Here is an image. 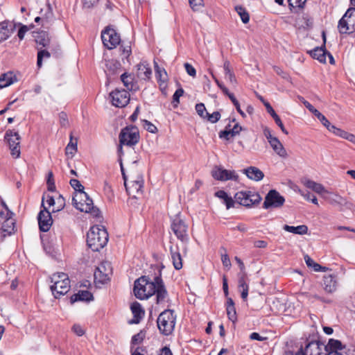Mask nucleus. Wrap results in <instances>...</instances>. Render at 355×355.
<instances>
[{"mask_svg":"<svg viewBox=\"0 0 355 355\" xmlns=\"http://www.w3.org/2000/svg\"><path fill=\"white\" fill-rule=\"evenodd\" d=\"M110 95L112 105L117 107H123L130 101V94L125 89H115Z\"/></svg>","mask_w":355,"mask_h":355,"instance_id":"16","label":"nucleus"},{"mask_svg":"<svg viewBox=\"0 0 355 355\" xmlns=\"http://www.w3.org/2000/svg\"><path fill=\"white\" fill-rule=\"evenodd\" d=\"M61 277L64 281L55 282V285L51 286V290L55 298H59L68 293L70 289V280L68 275L64 272H61Z\"/></svg>","mask_w":355,"mask_h":355,"instance_id":"14","label":"nucleus"},{"mask_svg":"<svg viewBox=\"0 0 355 355\" xmlns=\"http://www.w3.org/2000/svg\"><path fill=\"white\" fill-rule=\"evenodd\" d=\"M230 99L231 100V101L232 102L234 105L236 107V109L238 111V112L243 117H245V114L241 109L240 104H239V101L236 100V98H235V96L234 95H230Z\"/></svg>","mask_w":355,"mask_h":355,"instance_id":"58","label":"nucleus"},{"mask_svg":"<svg viewBox=\"0 0 355 355\" xmlns=\"http://www.w3.org/2000/svg\"><path fill=\"white\" fill-rule=\"evenodd\" d=\"M205 119H207L209 122L214 123L220 120V114L218 111L214 112L212 114L206 112Z\"/></svg>","mask_w":355,"mask_h":355,"instance_id":"50","label":"nucleus"},{"mask_svg":"<svg viewBox=\"0 0 355 355\" xmlns=\"http://www.w3.org/2000/svg\"><path fill=\"white\" fill-rule=\"evenodd\" d=\"M119 138V146L118 153L121 156L123 154V146H132L139 142V130L135 126H127L121 130Z\"/></svg>","mask_w":355,"mask_h":355,"instance_id":"4","label":"nucleus"},{"mask_svg":"<svg viewBox=\"0 0 355 355\" xmlns=\"http://www.w3.org/2000/svg\"><path fill=\"white\" fill-rule=\"evenodd\" d=\"M322 198L327 200L330 205L333 206H338L340 211L343 208L350 209L352 204L347 200V199L337 193H332L328 191L326 195H322Z\"/></svg>","mask_w":355,"mask_h":355,"instance_id":"15","label":"nucleus"},{"mask_svg":"<svg viewBox=\"0 0 355 355\" xmlns=\"http://www.w3.org/2000/svg\"><path fill=\"white\" fill-rule=\"evenodd\" d=\"M17 80L15 74L12 71H8L0 76V88L8 87Z\"/></svg>","mask_w":355,"mask_h":355,"instance_id":"28","label":"nucleus"},{"mask_svg":"<svg viewBox=\"0 0 355 355\" xmlns=\"http://www.w3.org/2000/svg\"><path fill=\"white\" fill-rule=\"evenodd\" d=\"M108 241V234L103 226L95 225L90 228L87 235L88 247L94 252L104 248Z\"/></svg>","mask_w":355,"mask_h":355,"instance_id":"3","label":"nucleus"},{"mask_svg":"<svg viewBox=\"0 0 355 355\" xmlns=\"http://www.w3.org/2000/svg\"><path fill=\"white\" fill-rule=\"evenodd\" d=\"M37 219L40 230L44 232H48L53 224V219L51 213L45 207L40 211Z\"/></svg>","mask_w":355,"mask_h":355,"instance_id":"17","label":"nucleus"},{"mask_svg":"<svg viewBox=\"0 0 355 355\" xmlns=\"http://www.w3.org/2000/svg\"><path fill=\"white\" fill-rule=\"evenodd\" d=\"M130 309L133 314V319L130 321V324H138L144 315V310L141 304L137 302H133L130 306Z\"/></svg>","mask_w":355,"mask_h":355,"instance_id":"20","label":"nucleus"},{"mask_svg":"<svg viewBox=\"0 0 355 355\" xmlns=\"http://www.w3.org/2000/svg\"><path fill=\"white\" fill-rule=\"evenodd\" d=\"M215 196L224 200L226 208L227 209L234 207L235 201L232 199V197H230L225 191L223 190L218 191L216 192Z\"/></svg>","mask_w":355,"mask_h":355,"instance_id":"35","label":"nucleus"},{"mask_svg":"<svg viewBox=\"0 0 355 355\" xmlns=\"http://www.w3.org/2000/svg\"><path fill=\"white\" fill-rule=\"evenodd\" d=\"M59 120L61 126L67 127L69 125L67 114L65 112H61L59 114Z\"/></svg>","mask_w":355,"mask_h":355,"instance_id":"59","label":"nucleus"},{"mask_svg":"<svg viewBox=\"0 0 355 355\" xmlns=\"http://www.w3.org/2000/svg\"><path fill=\"white\" fill-rule=\"evenodd\" d=\"M54 21V16L52 11L49 10L44 17H42V26L45 28H48L49 26L52 24V23Z\"/></svg>","mask_w":355,"mask_h":355,"instance_id":"44","label":"nucleus"},{"mask_svg":"<svg viewBox=\"0 0 355 355\" xmlns=\"http://www.w3.org/2000/svg\"><path fill=\"white\" fill-rule=\"evenodd\" d=\"M15 25L10 24L8 21L0 22V42L6 40L12 33Z\"/></svg>","mask_w":355,"mask_h":355,"instance_id":"19","label":"nucleus"},{"mask_svg":"<svg viewBox=\"0 0 355 355\" xmlns=\"http://www.w3.org/2000/svg\"><path fill=\"white\" fill-rule=\"evenodd\" d=\"M323 287L326 292L333 293L336 289V281L335 276L332 275H328L324 276L323 278Z\"/></svg>","mask_w":355,"mask_h":355,"instance_id":"27","label":"nucleus"},{"mask_svg":"<svg viewBox=\"0 0 355 355\" xmlns=\"http://www.w3.org/2000/svg\"><path fill=\"white\" fill-rule=\"evenodd\" d=\"M51 56L50 52H49L47 50H39L37 53V64L39 67H41L42 64V59L43 58H49Z\"/></svg>","mask_w":355,"mask_h":355,"instance_id":"49","label":"nucleus"},{"mask_svg":"<svg viewBox=\"0 0 355 355\" xmlns=\"http://www.w3.org/2000/svg\"><path fill=\"white\" fill-rule=\"evenodd\" d=\"M106 67L108 69L112 70L114 72L115 69H118L120 68L121 64L119 62L116 60H111L107 61Z\"/></svg>","mask_w":355,"mask_h":355,"instance_id":"57","label":"nucleus"},{"mask_svg":"<svg viewBox=\"0 0 355 355\" xmlns=\"http://www.w3.org/2000/svg\"><path fill=\"white\" fill-rule=\"evenodd\" d=\"M152 73L149 64L146 62H142L137 65V76L139 78L146 80L149 79Z\"/></svg>","mask_w":355,"mask_h":355,"instance_id":"22","label":"nucleus"},{"mask_svg":"<svg viewBox=\"0 0 355 355\" xmlns=\"http://www.w3.org/2000/svg\"><path fill=\"white\" fill-rule=\"evenodd\" d=\"M70 185L77 191L72 198L73 205L80 211L90 213L94 217H98L99 209L94 206L93 200L88 194L84 191V187L79 180L71 179Z\"/></svg>","mask_w":355,"mask_h":355,"instance_id":"2","label":"nucleus"},{"mask_svg":"<svg viewBox=\"0 0 355 355\" xmlns=\"http://www.w3.org/2000/svg\"><path fill=\"white\" fill-rule=\"evenodd\" d=\"M15 219L12 218V215H7L6 218L3 222L1 225V230L3 232L8 234H11L15 230Z\"/></svg>","mask_w":355,"mask_h":355,"instance_id":"32","label":"nucleus"},{"mask_svg":"<svg viewBox=\"0 0 355 355\" xmlns=\"http://www.w3.org/2000/svg\"><path fill=\"white\" fill-rule=\"evenodd\" d=\"M46 184L49 191L52 192L55 191V185L52 171H49L48 173Z\"/></svg>","mask_w":355,"mask_h":355,"instance_id":"51","label":"nucleus"},{"mask_svg":"<svg viewBox=\"0 0 355 355\" xmlns=\"http://www.w3.org/2000/svg\"><path fill=\"white\" fill-rule=\"evenodd\" d=\"M184 68L187 73L191 77L194 78L196 76V70L195 68L189 63L186 62L184 64Z\"/></svg>","mask_w":355,"mask_h":355,"instance_id":"62","label":"nucleus"},{"mask_svg":"<svg viewBox=\"0 0 355 355\" xmlns=\"http://www.w3.org/2000/svg\"><path fill=\"white\" fill-rule=\"evenodd\" d=\"M191 8L193 10H198L202 7L203 0H189Z\"/></svg>","mask_w":355,"mask_h":355,"instance_id":"56","label":"nucleus"},{"mask_svg":"<svg viewBox=\"0 0 355 355\" xmlns=\"http://www.w3.org/2000/svg\"><path fill=\"white\" fill-rule=\"evenodd\" d=\"M93 295L88 291H80L78 293L73 295L71 297L70 302L73 304L78 301L89 302L93 300Z\"/></svg>","mask_w":355,"mask_h":355,"instance_id":"29","label":"nucleus"},{"mask_svg":"<svg viewBox=\"0 0 355 355\" xmlns=\"http://www.w3.org/2000/svg\"><path fill=\"white\" fill-rule=\"evenodd\" d=\"M102 268H105V265L103 263L96 269L94 276L96 281L103 284L108 280L109 277L107 273L103 272Z\"/></svg>","mask_w":355,"mask_h":355,"instance_id":"38","label":"nucleus"},{"mask_svg":"<svg viewBox=\"0 0 355 355\" xmlns=\"http://www.w3.org/2000/svg\"><path fill=\"white\" fill-rule=\"evenodd\" d=\"M230 125H228V126H226L225 129L224 130H222L219 132V137L220 138H224L226 140H229L232 137V131L230 128Z\"/></svg>","mask_w":355,"mask_h":355,"instance_id":"55","label":"nucleus"},{"mask_svg":"<svg viewBox=\"0 0 355 355\" xmlns=\"http://www.w3.org/2000/svg\"><path fill=\"white\" fill-rule=\"evenodd\" d=\"M301 194L306 200L311 201V202L313 203L314 205H318V201L317 198L315 196L312 195L310 192L307 191L306 193H302Z\"/></svg>","mask_w":355,"mask_h":355,"instance_id":"61","label":"nucleus"},{"mask_svg":"<svg viewBox=\"0 0 355 355\" xmlns=\"http://www.w3.org/2000/svg\"><path fill=\"white\" fill-rule=\"evenodd\" d=\"M304 185L314 192L318 193L322 197V195H326L328 191L320 183H318L313 180L306 179L303 181Z\"/></svg>","mask_w":355,"mask_h":355,"instance_id":"21","label":"nucleus"},{"mask_svg":"<svg viewBox=\"0 0 355 355\" xmlns=\"http://www.w3.org/2000/svg\"><path fill=\"white\" fill-rule=\"evenodd\" d=\"M146 336V334L143 331H140L138 334L134 335L131 340V345H136L142 343L144 338Z\"/></svg>","mask_w":355,"mask_h":355,"instance_id":"48","label":"nucleus"},{"mask_svg":"<svg viewBox=\"0 0 355 355\" xmlns=\"http://www.w3.org/2000/svg\"><path fill=\"white\" fill-rule=\"evenodd\" d=\"M285 202L284 198L276 190H270L266 195L263 204L264 209L281 207Z\"/></svg>","mask_w":355,"mask_h":355,"instance_id":"12","label":"nucleus"},{"mask_svg":"<svg viewBox=\"0 0 355 355\" xmlns=\"http://www.w3.org/2000/svg\"><path fill=\"white\" fill-rule=\"evenodd\" d=\"M77 151V141L75 142L72 141V135L70 137V141L67 144L66 148H65V153L66 155H71V156H73L74 154Z\"/></svg>","mask_w":355,"mask_h":355,"instance_id":"45","label":"nucleus"},{"mask_svg":"<svg viewBox=\"0 0 355 355\" xmlns=\"http://www.w3.org/2000/svg\"><path fill=\"white\" fill-rule=\"evenodd\" d=\"M283 229L286 232L300 235H304L308 232V227L305 225H301L297 227L284 225Z\"/></svg>","mask_w":355,"mask_h":355,"instance_id":"33","label":"nucleus"},{"mask_svg":"<svg viewBox=\"0 0 355 355\" xmlns=\"http://www.w3.org/2000/svg\"><path fill=\"white\" fill-rule=\"evenodd\" d=\"M269 144L275 153L279 157L282 158H286L288 157L286 149L278 138L273 139L272 141H270Z\"/></svg>","mask_w":355,"mask_h":355,"instance_id":"30","label":"nucleus"},{"mask_svg":"<svg viewBox=\"0 0 355 355\" xmlns=\"http://www.w3.org/2000/svg\"><path fill=\"white\" fill-rule=\"evenodd\" d=\"M157 322L158 329L162 334L166 336L171 334L176 322V315L174 313V311L166 309L162 311L159 314Z\"/></svg>","mask_w":355,"mask_h":355,"instance_id":"5","label":"nucleus"},{"mask_svg":"<svg viewBox=\"0 0 355 355\" xmlns=\"http://www.w3.org/2000/svg\"><path fill=\"white\" fill-rule=\"evenodd\" d=\"M223 69H224V71H225V78L227 79H228L231 83H232V84L236 83V78H235L234 73H233V71L232 70L231 64H230V62L229 60H225L224 64H223Z\"/></svg>","mask_w":355,"mask_h":355,"instance_id":"39","label":"nucleus"},{"mask_svg":"<svg viewBox=\"0 0 355 355\" xmlns=\"http://www.w3.org/2000/svg\"><path fill=\"white\" fill-rule=\"evenodd\" d=\"M288 6L290 10L295 12L296 9H302L304 7L306 0H288Z\"/></svg>","mask_w":355,"mask_h":355,"instance_id":"43","label":"nucleus"},{"mask_svg":"<svg viewBox=\"0 0 355 355\" xmlns=\"http://www.w3.org/2000/svg\"><path fill=\"white\" fill-rule=\"evenodd\" d=\"M308 355H326L325 347L318 341L309 342L305 347Z\"/></svg>","mask_w":355,"mask_h":355,"instance_id":"18","label":"nucleus"},{"mask_svg":"<svg viewBox=\"0 0 355 355\" xmlns=\"http://www.w3.org/2000/svg\"><path fill=\"white\" fill-rule=\"evenodd\" d=\"M306 264L309 268H311L314 271H325L326 268L322 267L320 264L315 263L309 255L306 254L304 257Z\"/></svg>","mask_w":355,"mask_h":355,"instance_id":"40","label":"nucleus"},{"mask_svg":"<svg viewBox=\"0 0 355 355\" xmlns=\"http://www.w3.org/2000/svg\"><path fill=\"white\" fill-rule=\"evenodd\" d=\"M121 80L122 83H123L124 86L127 88V89L129 90H134L135 89L136 83L134 81V76L128 73H123L121 76Z\"/></svg>","mask_w":355,"mask_h":355,"instance_id":"34","label":"nucleus"},{"mask_svg":"<svg viewBox=\"0 0 355 355\" xmlns=\"http://www.w3.org/2000/svg\"><path fill=\"white\" fill-rule=\"evenodd\" d=\"M327 51L326 50L324 44L323 46L314 49L310 53L314 59H317L320 62L325 63L327 60Z\"/></svg>","mask_w":355,"mask_h":355,"instance_id":"31","label":"nucleus"},{"mask_svg":"<svg viewBox=\"0 0 355 355\" xmlns=\"http://www.w3.org/2000/svg\"><path fill=\"white\" fill-rule=\"evenodd\" d=\"M338 29L341 34L355 32V8H349L339 20Z\"/></svg>","mask_w":355,"mask_h":355,"instance_id":"7","label":"nucleus"},{"mask_svg":"<svg viewBox=\"0 0 355 355\" xmlns=\"http://www.w3.org/2000/svg\"><path fill=\"white\" fill-rule=\"evenodd\" d=\"M101 38L105 46L112 49L119 44L121 39L119 35L113 28H107L101 33Z\"/></svg>","mask_w":355,"mask_h":355,"instance_id":"11","label":"nucleus"},{"mask_svg":"<svg viewBox=\"0 0 355 355\" xmlns=\"http://www.w3.org/2000/svg\"><path fill=\"white\" fill-rule=\"evenodd\" d=\"M302 99V103L304 106L318 119V120L322 123L324 126H328L329 124L328 119L317 109H315L309 102L304 100V98Z\"/></svg>","mask_w":355,"mask_h":355,"instance_id":"25","label":"nucleus"},{"mask_svg":"<svg viewBox=\"0 0 355 355\" xmlns=\"http://www.w3.org/2000/svg\"><path fill=\"white\" fill-rule=\"evenodd\" d=\"M235 202L245 207H251L259 204L261 197L259 193L254 191H241L234 195Z\"/></svg>","mask_w":355,"mask_h":355,"instance_id":"8","label":"nucleus"},{"mask_svg":"<svg viewBox=\"0 0 355 355\" xmlns=\"http://www.w3.org/2000/svg\"><path fill=\"white\" fill-rule=\"evenodd\" d=\"M134 293L139 300L148 299L156 295V303L165 302L168 297V292L161 277V275L154 277L151 281L148 277L142 276L135 282Z\"/></svg>","mask_w":355,"mask_h":355,"instance_id":"1","label":"nucleus"},{"mask_svg":"<svg viewBox=\"0 0 355 355\" xmlns=\"http://www.w3.org/2000/svg\"><path fill=\"white\" fill-rule=\"evenodd\" d=\"M272 118H273L274 121H275L276 124L280 128L281 130L285 135H288V132L284 128V125L281 119L279 118V116L277 114H276L274 116H272Z\"/></svg>","mask_w":355,"mask_h":355,"instance_id":"63","label":"nucleus"},{"mask_svg":"<svg viewBox=\"0 0 355 355\" xmlns=\"http://www.w3.org/2000/svg\"><path fill=\"white\" fill-rule=\"evenodd\" d=\"M143 125H144V128L149 132L155 133L157 132V127L154 124H153L151 122H150L147 120L143 121Z\"/></svg>","mask_w":355,"mask_h":355,"instance_id":"53","label":"nucleus"},{"mask_svg":"<svg viewBox=\"0 0 355 355\" xmlns=\"http://www.w3.org/2000/svg\"><path fill=\"white\" fill-rule=\"evenodd\" d=\"M226 309L228 318L233 322H235L237 317L234 303L232 298H228Z\"/></svg>","mask_w":355,"mask_h":355,"instance_id":"37","label":"nucleus"},{"mask_svg":"<svg viewBox=\"0 0 355 355\" xmlns=\"http://www.w3.org/2000/svg\"><path fill=\"white\" fill-rule=\"evenodd\" d=\"M212 177L220 181L235 180L237 181L239 175L235 171H230L223 168L220 166H215L211 171Z\"/></svg>","mask_w":355,"mask_h":355,"instance_id":"13","label":"nucleus"},{"mask_svg":"<svg viewBox=\"0 0 355 355\" xmlns=\"http://www.w3.org/2000/svg\"><path fill=\"white\" fill-rule=\"evenodd\" d=\"M243 173L246 175V176L254 181H260L263 177V173L258 168L255 166H250L243 170Z\"/></svg>","mask_w":355,"mask_h":355,"instance_id":"23","label":"nucleus"},{"mask_svg":"<svg viewBox=\"0 0 355 355\" xmlns=\"http://www.w3.org/2000/svg\"><path fill=\"white\" fill-rule=\"evenodd\" d=\"M235 10L237 12L238 15L240 16L241 21L244 24H247L250 21V15L245 8L241 6H237L235 7Z\"/></svg>","mask_w":355,"mask_h":355,"instance_id":"42","label":"nucleus"},{"mask_svg":"<svg viewBox=\"0 0 355 355\" xmlns=\"http://www.w3.org/2000/svg\"><path fill=\"white\" fill-rule=\"evenodd\" d=\"M72 331L78 336H82L85 334V330L80 324H75L72 327Z\"/></svg>","mask_w":355,"mask_h":355,"instance_id":"64","label":"nucleus"},{"mask_svg":"<svg viewBox=\"0 0 355 355\" xmlns=\"http://www.w3.org/2000/svg\"><path fill=\"white\" fill-rule=\"evenodd\" d=\"M170 252L173 265L176 270H180L182 266V258L180 254L178 247L175 249L173 246L170 247Z\"/></svg>","mask_w":355,"mask_h":355,"instance_id":"24","label":"nucleus"},{"mask_svg":"<svg viewBox=\"0 0 355 355\" xmlns=\"http://www.w3.org/2000/svg\"><path fill=\"white\" fill-rule=\"evenodd\" d=\"M5 139L7 140L11 152V155L14 158H18L20 156V139L21 137L18 132L8 130L5 134Z\"/></svg>","mask_w":355,"mask_h":355,"instance_id":"10","label":"nucleus"},{"mask_svg":"<svg viewBox=\"0 0 355 355\" xmlns=\"http://www.w3.org/2000/svg\"><path fill=\"white\" fill-rule=\"evenodd\" d=\"M34 37L36 43L42 47L49 46L51 40L48 32L44 31L36 32Z\"/></svg>","mask_w":355,"mask_h":355,"instance_id":"26","label":"nucleus"},{"mask_svg":"<svg viewBox=\"0 0 355 355\" xmlns=\"http://www.w3.org/2000/svg\"><path fill=\"white\" fill-rule=\"evenodd\" d=\"M124 185L128 195L133 198H139L143 194L144 179L141 175L137 177L135 180L124 182Z\"/></svg>","mask_w":355,"mask_h":355,"instance_id":"9","label":"nucleus"},{"mask_svg":"<svg viewBox=\"0 0 355 355\" xmlns=\"http://www.w3.org/2000/svg\"><path fill=\"white\" fill-rule=\"evenodd\" d=\"M65 206V200L62 195H59V196L55 200V207L53 209V212H56L62 210Z\"/></svg>","mask_w":355,"mask_h":355,"instance_id":"47","label":"nucleus"},{"mask_svg":"<svg viewBox=\"0 0 355 355\" xmlns=\"http://www.w3.org/2000/svg\"><path fill=\"white\" fill-rule=\"evenodd\" d=\"M239 276V289H249V286L248 284V278L246 272H240L238 275Z\"/></svg>","mask_w":355,"mask_h":355,"instance_id":"41","label":"nucleus"},{"mask_svg":"<svg viewBox=\"0 0 355 355\" xmlns=\"http://www.w3.org/2000/svg\"><path fill=\"white\" fill-rule=\"evenodd\" d=\"M325 352L327 353L330 351L338 352V350H342L345 347L342 344V343L338 340L335 339H329L328 345L324 346Z\"/></svg>","mask_w":355,"mask_h":355,"instance_id":"36","label":"nucleus"},{"mask_svg":"<svg viewBox=\"0 0 355 355\" xmlns=\"http://www.w3.org/2000/svg\"><path fill=\"white\" fill-rule=\"evenodd\" d=\"M155 71L157 76L159 78V80L165 83L167 80V74L165 69H160L158 64L156 62H155Z\"/></svg>","mask_w":355,"mask_h":355,"instance_id":"46","label":"nucleus"},{"mask_svg":"<svg viewBox=\"0 0 355 355\" xmlns=\"http://www.w3.org/2000/svg\"><path fill=\"white\" fill-rule=\"evenodd\" d=\"M120 51H121V55L125 58H128L131 54V47L129 45H121L120 46Z\"/></svg>","mask_w":355,"mask_h":355,"instance_id":"60","label":"nucleus"},{"mask_svg":"<svg viewBox=\"0 0 355 355\" xmlns=\"http://www.w3.org/2000/svg\"><path fill=\"white\" fill-rule=\"evenodd\" d=\"M196 110L198 114L201 118L205 119L206 112H207L205 106L203 103H200L196 104Z\"/></svg>","mask_w":355,"mask_h":355,"instance_id":"54","label":"nucleus"},{"mask_svg":"<svg viewBox=\"0 0 355 355\" xmlns=\"http://www.w3.org/2000/svg\"><path fill=\"white\" fill-rule=\"evenodd\" d=\"M171 229L177 239L182 243L187 245L189 243V226L184 220L180 218V216H176L171 220Z\"/></svg>","mask_w":355,"mask_h":355,"instance_id":"6","label":"nucleus"},{"mask_svg":"<svg viewBox=\"0 0 355 355\" xmlns=\"http://www.w3.org/2000/svg\"><path fill=\"white\" fill-rule=\"evenodd\" d=\"M184 94V89L182 88L178 89L173 96V103L175 107H177L180 103V97Z\"/></svg>","mask_w":355,"mask_h":355,"instance_id":"52","label":"nucleus"}]
</instances>
